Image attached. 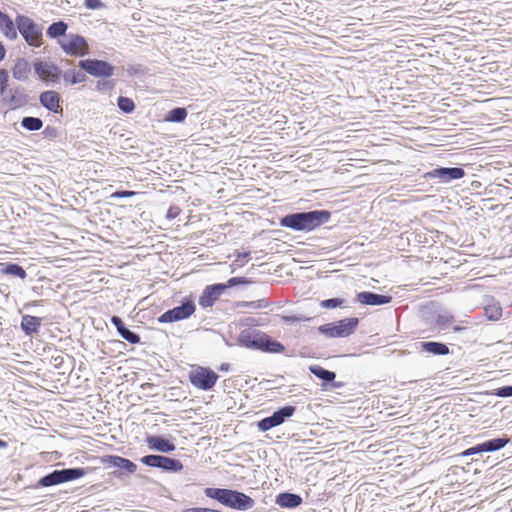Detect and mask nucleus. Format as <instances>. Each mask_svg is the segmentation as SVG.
Listing matches in <instances>:
<instances>
[{
	"mask_svg": "<svg viewBox=\"0 0 512 512\" xmlns=\"http://www.w3.org/2000/svg\"><path fill=\"white\" fill-rule=\"evenodd\" d=\"M330 218L326 210H313L286 215L280 219V225L295 231H311Z\"/></svg>",
	"mask_w": 512,
	"mask_h": 512,
	"instance_id": "f257e3e1",
	"label": "nucleus"
},
{
	"mask_svg": "<svg viewBox=\"0 0 512 512\" xmlns=\"http://www.w3.org/2000/svg\"><path fill=\"white\" fill-rule=\"evenodd\" d=\"M204 493L208 498L214 499L222 505L236 510H249L255 505L254 499L237 490L209 487L204 490Z\"/></svg>",
	"mask_w": 512,
	"mask_h": 512,
	"instance_id": "f03ea898",
	"label": "nucleus"
},
{
	"mask_svg": "<svg viewBox=\"0 0 512 512\" xmlns=\"http://www.w3.org/2000/svg\"><path fill=\"white\" fill-rule=\"evenodd\" d=\"M239 343L251 349L262 350L270 353H281L285 347L278 341L271 339L267 334L258 330H244L238 338Z\"/></svg>",
	"mask_w": 512,
	"mask_h": 512,
	"instance_id": "7ed1b4c3",
	"label": "nucleus"
},
{
	"mask_svg": "<svg viewBox=\"0 0 512 512\" xmlns=\"http://www.w3.org/2000/svg\"><path fill=\"white\" fill-rule=\"evenodd\" d=\"M18 32L26 43L32 47H40L43 43V27L25 15L16 16Z\"/></svg>",
	"mask_w": 512,
	"mask_h": 512,
	"instance_id": "20e7f679",
	"label": "nucleus"
},
{
	"mask_svg": "<svg viewBox=\"0 0 512 512\" xmlns=\"http://www.w3.org/2000/svg\"><path fill=\"white\" fill-rule=\"evenodd\" d=\"M359 324L356 317L341 319L318 327V331L328 338H344L353 334Z\"/></svg>",
	"mask_w": 512,
	"mask_h": 512,
	"instance_id": "39448f33",
	"label": "nucleus"
},
{
	"mask_svg": "<svg viewBox=\"0 0 512 512\" xmlns=\"http://www.w3.org/2000/svg\"><path fill=\"white\" fill-rule=\"evenodd\" d=\"M188 378L190 383L195 388L203 391H208L215 386L219 376L210 368L203 366H194L190 370Z\"/></svg>",
	"mask_w": 512,
	"mask_h": 512,
	"instance_id": "423d86ee",
	"label": "nucleus"
},
{
	"mask_svg": "<svg viewBox=\"0 0 512 512\" xmlns=\"http://www.w3.org/2000/svg\"><path fill=\"white\" fill-rule=\"evenodd\" d=\"M86 475L84 468H67L62 470H54L39 480V484L43 487L58 485L61 483L73 481Z\"/></svg>",
	"mask_w": 512,
	"mask_h": 512,
	"instance_id": "0eeeda50",
	"label": "nucleus"
},
{
	"mask_svg": "<svg viewBox=\"0 0 512 512\" xmlns=\"http://www.w3.org/2000/svg\"><path fill=\"white\" fill-rule=\"evenodd\" d=\"M58 44L65 54L73 57H83L89 53L86 39L78 34H68L58 40Z\"/></svg>",
	"mask_w": 512,
	"mask_h": 512,
	"instance_id": "6e6552de",
	"label": "nucleus"
},
{
	"mask_svg": "<svg viewBox=\"0 0 512 512\" xmlns=\"http://www.w3.org/2000/svg\"><path fill=\"white\" fill-rule=\"evenodd\" d=\"M79 67L93 77L108 78L114 74V67L104 60L85 59L80 60Z\"/></svg>",
	"mask_w": 512,
	"mask_h": 512,
	"instance_id": "1a4fd4ad",
	"label": "nucleus"
},
{
	"mask_svg": "<svg viewBox=\"0 0 512 512\" xmlns=\"http://www.w3.org/2000/svg\"><path fill=\"white\" fill-rule=\"evenodd\" d=\"M140 461L147 466L159 468L167 472H179L183 469L181 461L161 455H146Z\"/></svg>",
	"mask_w": 512,
	"mask_h": 512,
	"instance_id": "9d476101",
	"label": "nucleus"
},
{
	"mask_svg": "<svg viewBox=\"0 0 512 512\" xmlns=\"http://www.w3.org/2000/svg\"><path fill=\"white\" fill-rule=\"evenodd\" d=\"M296 408L294 406H284L275 411L271 416L266 417L258 422L260 431H268L273 427L281 425L287 418L291 417Z\"/></svg>",
	"mask_w": 512,
	"mask_h": 512,
	"instance_id": "9b49d317",
	"label": "nucleus"
},
{
	"mask_svg": "<svg viewBox=\"0 0 512 512\" xmlns=\"http://www.w3.org/2000/svg\"><path fill=\"white\" fill-rule=\"evenodd\" d=\"M195 311V305L191 301H187L180 306L174 307L163 313L159 318L161 323H171L180 321L190 317Z\"/></svg>",
	"mask_w": 512,
	"mask_h": 512,
	"instance_id": "f8f14e48",
	"label": "nucleus"
},
{
	"mask_svg": "<svg viewBox=\"0 0 512 512\" xmlns=\"http://www.w3.org/2000/svg\"><path fill=\"white\" fill-rule=\"evenodd\" d=\"M35 73L42 81L58 83L61 76V70L54 64L39 61L34 64Z\"/></svg>",
	"mask_w": 512,
	"mask_h": 512,
	"instance_id": "ddd939ff",
	"label": "nucleus"
},
{
	"mask_svg": "<svg viewBox=\"0 0 512 512\" xmlns=\"http://www.w3.org/2000/svg\"><path fill=\"white\" fill-rule=\"evenodd\" d=\"M464 175L465 171L460 167L436 168L426 174L428 178L439 179V181L442 183H448L452 180L461 179L464 177Z\"/></svg>",
	"mask_w": 512,
	"mask_h": 512,
	"instance_id": "4468645a",
	"label": "nucleus"
},
{
	"mask_svg": "<svg viewBox=\"0 0 512 512\" xmlns=\"http://www.w3.org/2000/svg\"><path fill=\"white\" fill-rule=\"evenodd\" d=\"M509 442V438H495L471 447L463 452L464 456H470L482 452H493L502 449Z\"/></svg>",
	"mask_w": 512,
	"mask_h": 512,
	"instance_id": "2eb2a0df",
	"label": "nucleus"
},
{
	"mask_svg": "<svg viewBox=\"0 0 512 512\" xmlns=\"http://www.w3.org/2000/svg\"><path fill=\"white\" fill-rule=\"evenodd\" d=\"M0 31L9 40H16L18 29L16 21L14 22L9 15L0 10Z\"/></svg>",
	"mask_w": 512,
	"mask_h": 512,
	"instance_id": "dca6fc26",
	"label": "nucleus"
},
{
	"mask_svg": "<svg viewBox=\"0 0 512 512\" xmlns=\"http://www.w3.org/2000/svg\"><path fill=\"white\" fill-rule=\"evenodd\" d=\"M357 300L364 305L376 306L390 303L392 297L388 295H380L365 291L357 294Z\"/></svg>",
	"mask_w": 512,
	"mask_h": 512,
	"instance_id": "f3484780",
	"label": "nucleus"
},
{
	"mask_svg": "<svg viewBox=\"0 0 512 512\" xmlns=\"http://www.w3.org/2000/svg\"><path fill=\"white\" fill-rule=\"evenodd\" d=\"M40 103L49 111L54 113H58L60 108V97L55 91H45L40 94L39 97Z\"/></svg>",
	"mask_w": 512,
	"mask_h": 512,
	"instance_id": "a211bd4d",
	"label": "nucleus"
},
{
	"mask_svg": "<svg viewBox=\"0 0 512 512\" xmlns=\"http://www.w3.org/2000/svg\"><path fill=\"white\" fill-rule=\"evenodd\" d=\"M146 442L150 449L162 452L169 453L175 450V445L168 440L164 439L161 436H148L146 438Z\"/></svg>",
	"mask_w": 512,
	"mask_h": 512,
	"instance_id": "6ab92c4d",
	"label": "nucleus"
},
{
	"mask_svg": "<svg viewBox=\"0 0 512 512\" xmlns=\"http://www.w3.org/2000/svg\"><path fill=\"white\" fill-rule=\"evenodd\" d=\"M111 323L116 327L118 333L121 335L123 339L128 341L131 344H137L140 342V337L136 333L130 331L125 327L122 319L118 316H113L111 318Z\"/></svg>",
	"mask_w": 512,
	"mask_h": 512,
	"instance_id": "aec40b11",
	"label": "nucleus"
},
{
	"mask_svg": "<svg viewBox=\"0 0 512 512\" xmlns=\"http://www.w3.org/2000/svg\"><path fill=\"white\" fill-rule=\"evenodd\" d=\"M31 72V67L29 62L24 58H19L16 60L13 68L12 75L16 80L26 81L29 78Z\"/></svg>",
	"mask_w": 512,
	"mask_h": 512,
	"instance_id": "412c9836",
	"label": "nucleus"
},
{
	"mask_svg": "<svg viewBox=\"0 0 512 512\" xmlns=\"http://www.w3.org/2000/svg\"><path fill=\"white\" fill-rule=\"evenodd\" d=\"M275 503L282 508H295L302 503V498L293 493H280L276 496Z\"/></svg>",
	"mask_w": 512,
	"mask_h": 512,
	"instance_id": "4be33fe9",
	"label": "nucleus"
},
{
	"mask_svg": "<svg viewBox=\"0 0 512 512\" xmlns=\"http://www.w3.org/2000/svg\"><path fill=\"white\" fill-rule=\"evenodd\" d=\"M106 461L111 466L123 469L127 471L129 474H133L137 470V466L135 463L121 456L111 455L108 456Z\"/></svg>",
	"mask_w": 512,
	"mask_h": 512,
	"instance_id": "5701e85b",
	"label": "nucleus"
},
{
	"mask_svg": "<svg viewBox=\"0 0 512 512\" xmlns=\"http://www.w3.org/2000/svg\"><path fill=\"white\" fill-rule=\"evenodd\" d=\"M41 324V318L31 315H24L21 320V328L26 335L37 333L41 327Z\"/></svg>",
	"mask_w": 512,
	"mask_h": 512,
	"instance_id": "b1692460",
	"label": "nucleus"
},
{
	"mask_svg": "<svg viewBox=\"0 0 512 512\" xmlns=\"http://www.w3.org/2000/svg\"><path fill=\"white\" fill-rule=\"evenodd\" d=\"M419 345L422 352L429 354L447 355L449 353L448 346L440 342H420Z\"/></svg>",
	"mask_w": 512,
	"mask_h": 512,
	"instance_id": "393cba45",
	"label": "nucleus"
},
{
	"mask_svg": "<svg viewBox=\"0 0 512 512\" xmlns=\"http://www.w3.org/2000/svg\"><path fill=\"white\" fill-rule=\"evenodd\" d=\"M0 272L2 274L18 277L22 280L27 277L26 271L20 265L15 263H0Z\"/></svg>",
	"mask_w": 512,
	"mask_h": 512,
	"instance_id": "a878e982",
	"label": "nucleus"
},
{
	"mask_svg": "<svg viewBox=\"0 0 512 512\" xmlns=\"http://www.w3.org/2000/svg\"><path fill=\"white\" fill-rule=\"evenodd\" d=\"M68 29V25L67 23H65L64 21H57V22H54L52 23L48 28H47V36L51 39H56V38H59V37H65L67 34H66V31Z\"/></svg>",
	"mask_w": 512,
	"mask_h": 512,
	"instance_id": "bb28decb",
	"label": "nucleus"
},
{
	"mask_svg": "<svg viewBox=\"0 0 512 512\" xmlns=\"http://www.w3.org/2000/svg\"><path fill=\"white\" fill-rule=\"evenodd\" d=\"M219 296L220 295H218L215 290L210 291V286H207L199 298V304L203 308L210 307L219 298Z\"/></svg>",
	"mask_w": 512,
	"mask_h": 512,
	"instance_id": "cd10ccee",
	"label": "nucleus"
},
{
	"mask_svg": "<svg viewBox=\"0 0 512 512\" xmlns=\"http://www.w3.org/2000/svg\"><path fill=\"white\" fill-rule=\"evenodd\" d=\"M309 370L313 375H315L319 379H322L325 382H331L336 377V374L334 372L326 370L319 365H312L309 367Z\"/></svg>",
	"mask_w": 512,
	"mask_h": 512,
	"instance_id": "c85d7f7f",
	"label": "nucleus"
},
{
	"mask_svg": "<svg viewBox=\"0 0 512 512\" xmlns=\"http://www.w3.org/2000/svg\"><path fill=\"white\" fill-rule=\"evenodd\" d=\"M21 126L28 131H38L43 127V122L37 117H24Z\"/></svg>",
	"mask_w": 512,
	"mask_h": 512,
	"instance_id": "c756f323",
	"label": "nucleus"
},
{
	"mask_svg": "<svg viewBox=\"0 0 512 512\" xmlns=\"http://www.w3.org/2000/svg\"><path fill=\"white\" fill-rule=\"evenodd\" d=\"M63 79L71 84H77L86 80L85 74L75 70H68L63 73Z\"/></svg>",
	"mask_w": 512,
	"mask_h": 512,
	"instance_id": "7c9ffc66",
	"label": "nucleus"
},
{
	"mask_svg": "<svg viewBox=\"0 0 512 512\" xmlns=\"http://www.w3.org/2000/svg\"><path fill=\"white\" fill-rule=\"evenodd\" d=\"M187 117V111L185 108H175L172 109L169 114L166 116V121L169 122H183Z\"/></svg>",
	"mask_w": 512,
	"mask_h": 512,
	"instance_id": "2f4dec72",
	"label": "nucleus"
},
{
	"mask_svg": "<svg viewBox=\"0 0 512 512\" xmlns=\"http://www.w3.org/2000/svg\"><path fill=\"white\" fill-rule=\"evenodd\" d=\"M9 74L6 70L0 69V95L8 97L12 91L8 90Z\"/></svg>",
	"mask_w": 512,
	"mask_h": 512,
	"instance_id": "473e14b6",
	"label": "nucleus"
},
{
	"mask_svg": "<svg viewBox=\"0 0 512 512\" xmlns=\"http://www.w3.org/2000/svg\"><path fill=\"white\" fill-rule=\"evenodd\" d=\"M250 258V252H238L236 259L231 263V271L234 272L236 269L243 267Z\"/></svg>",
	"mask_w": 512,
	"mask_h": 512,
	"instance_id": "72a5a7b5",
	"label": "nucleus"
},
{
	"mask_svg": "<svg viewBox=\"0 0 512 512\" xmlns=\"http://www.w3.org/2000/svg\"><path fill=\"white\" fill-rule=\"evenodd\" d=\"M270 305L267 299H259L255 301H244L240 303V307L247 309H262L267 308Z\"/></svg>",
	"mask_w": 512,
	"mask_h": 512,
	"instance_id": "f704fd0d",
	"label": "nucleus"
},
{
	"mask_svg": "<svg viewBox=\"0 0 512 512\" xmlns=\"http://www.w3.org/2000/svg\"><path fill=\"white\" fill-rule=\"evenodd\" d=\"M117 104L119 109L125 113H132L135 109L133 100L128 97L120 96Z\"/></svg>",
	"mask_w": 512,
	"mask_h": 512,
	"instance_id": "c9c22d12",
	"label": "nucleus"
},
{
	"mask_svg": "<svg viewBox=\"0 0 512 512\" xmlns=\"http://www.w3.org/2000/svg\"><path fill=\"white\" fill-rule=\"evenodd\" d=\"M485 314L490 320H498L502 315V309L497 305H491L485 308Z\"/></svg>",
	"mask_w": 512,
	"mask_h": 512,
	"instance_id": "e433bc0d",
	"label": "nucleus"
},
{
	"mask_svg": "<svg viewBox=\"0 0 512 512\" xmlns=\"http://www.w3.org/2000/svg\"><path fill=\"white\" fill-rule=\"evenodd\" d=\"M344 300L340 298H331L326 299L321 302V307L326 309H332L336 308L338 306H341L343 304Z\"/></svg>",
	"mask_w": 512,
	"mask_h": 512,
	"instance_id": "4c0bfd02",
	"label": "nucleus"
},
{
	"mask_svg": "<svg viewBox=\"0 0 512 512\" xmlns=\"http://www.w3.org/2000/svg\"><path fill=\"white\" fill-rule=\"evenodd\" d=\"M453 321V316L445 313L439 314L436 319V323L439 325L440 329H445L447 325Z\"/></svg>",
	"mask_w": 512,
	"mask_h": 512,
	"instance_id": "58836bf2",
	"label": "nucleus"
},
{
	"mask_svg": "<svg viewBox=\"0 0 512 512\" xmlns=\"http://www.w3.org/2000/svg\"><path fill=\"white\" fill-rule=\"evenodd\" d=\"M492 395L498 396V397H512V386H504L497 388L491 392Z\"/></svg>",
	"mask_w": 512,
	"mask_h": 512,
	"instance_id": "ea45409f",
	"label": "nucleus"
},
{
	"mask_svg": "<svg viewBox=\"0 0 512 512\" xmlns=\"http://www.w3.org/2000/svg\"><path fill=\"white\" fill-rule=\"evenodd\" d=\"M281 318L285 323H295L308 320L307 318L301 315L282 316Z\"/></svg>",
	"mask_w": 512,
	"mask_h": 512,
	"instance_id": "a19ab883",
	"label": "nucleus"
},
{
	"mask_svg": "<svg viewBox=\"0 0 512 512\" xmlns=\"http://www.w3.org/2000/svg\"><path fill=\"white\" fill-rule=\"evenodd\" d=\"M85 6L89 9H100L104 7V4L100 0H85Z\"/></svg>",
	"mask_w": 512,
	"mask_h": 512,
	"instance_id": "79ce46f5",
	"label": "nucleus"
},
{
	"mask_svg": "<svg viewBox=\"0 0 512 512\" xmlns=\"http://www.w3.org/2000/svg\"><path fill=\"white\" fill-rule=\"evenodd\" d=\"M249 281L243 277H233L227 281L229 287H233L239 284H247Z\"/></svg>",
	"mask_w": 512,
	"mask_h": 512,
	"instance_id": "37998d69",
	"label": "nucleus"
},
{
	"mask_svg": "<svg viewBox=\"0 0 512 512\" xmlns=\"http://www.w3.org/2000/svg\"><path fill=\"white\" fill-rule=\"evenodd\" d=\"M180 208L177 206H171L168 211L166 217L170 220L175 219L180 214Z\"/></svg>",
	"mask_w": 512,
	"mask_h": 512,
	"instance_id": "c03bdc74",
	"label": "nucleus"
},
{
	"mask_svg": "<svg viewBox=\"0 0 512 512\" xmlns=\"http://www.w3.org/2000/svg\"><path fill=\"white\" fill-rule=\"evenodd\" d=\"M227 287H229L228 284H214L210 285V291L215 290L218 295H221Z\"/></svg>",
	"mask_w": 512,
	"mask_h": 512,
	"instance_id": "a18cd8bd",
	"label": "nucleus"
},
{
	"mask_svg": "<svg viewBox=\"0 0 512 512\" xmlns=\"http://www.w3.org/2000/svg\"><path fill=\"white\" fill-rule=\"evenodd\" d=\"M134 194H135V192H133V191H118V192H115L112 196L117 197V198H127Z\"/></svg>",
	"mask_w": 512,
	"mask_h": 512,
	"instance_id": "49530a36",
	"label": "nucleus"
},
{
	"mask_svg": "<svg viewBox=\"0 0 512 512\" xmlns=\"http://www.w3.org/2000/svg\"><path fill=\"white\" fill-rule=\"evenodd\" d=\"M6 54V50L3 46V44L0 42V62L4 59Z\"/></svg>",
	"mask_w": 512,
	"mask_h": 512,
	"instance_id": "de8ad7c7",
	"label": "nucleus"
},
{
	"mask_svg": "<svg viewBox=\"0 0 512 512\" xmlns=\"http://www.w3.org/2000/svg\"><path fill=\"white\" fill-rule=\"evenodd\" d=\"M220 369H221V370H223V371L228 370V364H222V365L220 366Z\"/></svg>",
	"mask_w": 512,
	"mask_h": 512,
	"instance_id": "09e8293b",
	"label": "nucleus"
},
{
	"mask_svg": "<svg viewBox=\"0 0 512 512\" xmlns=\"http://www.w3.org/2000/svg\"><path fill=\"white\" fill-rule=\"evenodd\" d=\"M7 447V443L3 440H0V448H5Z\"/></svg>",
	"mask_w": 512,
	"mask_h": 512,
	"instance_id": "8fccbe9b",
	"label": "nucleus"
},
{
	"mask_svg": "<svg viewBox=\"0 0 512 512\" xmlns=\"http://www.w3.org/2000/svg\"><path fill=\"white\" fill-rule=\"evenodd\" d=\"M10 102H11V103H17V101H16V97H15L14 95H11V97H10Z\"/></svg>",
	"mask_w": 512,
	"mask_h": 512,
	"instance_id": "3c124183",
	"label": "nucleus"
},
{
	"mask_svg": "<svg viewBox=\"0 0 512 512\" xmlns=\"http://www.w3.org/2000/svg\"><path fill=\"white\" fill-rule=\"evenodd\" d=\"M453 329H454V331H460V330H462V328H461V327H459V326H455Z\"/></svg>",
	"mask_w": 512,
	"mask_h": 512,
	"instance_id": "603ef678",
	"label": "nucleus"
},
{
	"mask_svg": "<svg viewBox=\"0 0 512 512\" xmlns=\"http://www.w3.org/2000/svg\"><path fill=\"white\" fill-rule=\"evenodd\" d=\"M511 252H512V248H511Z\"/></svg>",
	"mask_w": 512,
	"mask_h": 512,
	"instance_id": "864d4df0",
	"label": "nucleus"
}]
</instances>
